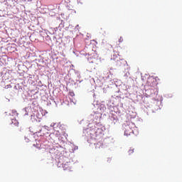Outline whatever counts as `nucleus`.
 <instances>
[{"label": "nucleus", "instance_id": "4", "mask_svg": "<svg viewBox=\"0 0 182 182\" xmlns=\"http://www.w3.org/2000/svg\"><path fill=\"white\" fill-rule=\"evenodd\" d=\"M150 82H154V78H149L147 80V83L149 85V86H153V85L151 83H150Z\"/></svg>", "mask_w": 182, "mask_h": 182}, {"label": "nucleus", "instance_id": "6", "mask_svg": "<svg viewBox=\"0 0 182 182\" xmlns=\"http://www.w3.org/2000/svg\"><path fill=\"white\" fill-rule=\"evenodd\" d=\"M99 133H102V129H97V130L95 132L96 136H98Z\"/></svg>", "mask_w": 182, "mask_h": 182}, {"label": "nucleus", "instance_id": "10", "mask_svg": "<svg viewBox=\"0 0 182 182\" xmlns=\"http://www.w3.org/2000/svg\"><path fill=\"white\" fill-rule=\"evenodd\" d=\"M55 134H56L57 136H60V132H59V131H58L57 133H55Z\"/></svg>", "mask_w": 182, "mask_h": 182}, {"label": "nucleus", "instance_id": "3", "mask_svg": "<svg viewBox=\"0 0 182 182\" xmlns=\"http://www.w3.org/2000/svg\"><path fill=\"white\" fill-rule=\"evenodd\" d=\"M25 140L27 143H29L32 140V134H26L25 136Z\"/></svg>", "mask_w": 182, "mask_h": 182}, {"label": "nucleus", "instance_id": "2", "mask_svg": "<svg viewBox=\"0 0 182 182\" xmlns=\"http://www.w3.org/2000/svg\"><path fill=\"white\" fill-rule=\"evenodd\" d=\"M72 166L70 165V162H65L63 164V170H70Z\"/></svg>", "mask_w": 182, "mask_h": 182}, {"label": "nucleus", "instance_id": "9", "mask_svg": "<svg viewBox=\"0 0 182 182\" xmlns=\"http://www.w3.org/2000/svg\"><path fill=\"white\" fill-rule=\"evenodd\" d=\"M122 42H123V37L119 38V43H122Z\"/></svg>", "mask_w": 182, "mask_h": 182}, {"label": "nucleus", "instance_id": "5", "mask_svg": "<svg viewBox=\"0 0 182 182\" xmlns=\"http://www.w3.org/2000/svg\"><path fill=\"white\" fill-rule=\"evenodd\" d=\"M113 47L112 46V45H110V44H106V46H105V49L107 50H109V49H112Z\"/></svg>", "mask_w": 182, "mask_h": 182}, {"label": "nucleus", "instance_id": "8", "mask_svg": "<svg viewBox=\"0 0 182 182\" xmlns=\"http://www.w3.org/2000/svg\"><path fill=\"white\" fill-rule=\"evenodd\" d=\"M33 146H34V147H36V149H41V144H33Z\"/></svg>", "mask_w": 182, "mask_h": 182}, {"label": "nucleus", "instance_id": "1", "mask_svg": "<svg viewBox=\"0 0 182 182\" xmlns=\"http://www.w3.org/2000/svg\"><path fill=\"white\" fill-rule=\"evenodd\" d=\"M132 124H129L124 126V136H129L133 134V129H132Z\"/></svg>", "mask_w": 182, "mask_h": 182}, {"label": "nucleus", "instance_id": "12", "mask_svg": "<svg viewBox=\"0 0 182 182\" xmlns=\"http://www.w3.org/2000/svg\"><path fill=\"white\" fill-rule=\"evenodd\" d=\"M14 120V122H16V120H15V119H13Z\"/></svg>", "mask_w": 182, "mask_h": 182}, {"label": "nucleus", "instance_id": "11", "mask_svg": "<svg viewBox=\"0 0 182 182\" xmlns=\"http://www.w3.org/2000/svg\"><path fill=\"white\" fill-rule=\"evenodd\" d=\"M7 87H11V85H7Z\"/></svg>", "mask_w": 182, "mask_h": 182}, {"label": "nucleus", "instance_id": "7", "mask_svg": "<svg viewBox=\"0 0 182 182\" xmlns=\"http://www.w3.org/2000/svg\"><path fill=\"white\" fill-rule=\"evenodd\" d=\"M128 153L129 154H133V153H134V149H130Z\"/></svg>", "mask_w": 182, "mask_h": 182}]
</instances>
